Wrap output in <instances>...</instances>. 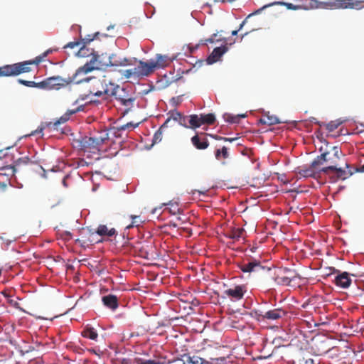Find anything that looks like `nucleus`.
<instances>
[{"label": "nucleus", "mask_w": 364, "mask_h": 364, "mask_svg": "<svg viewBox=\"0 0 364 364\" xmlns=\"http://www.w3.org/2000/svg\"><path fill=\"white\" fill-rule=\"evenodd\" d=\"M52 52L53 50L49 49L41 55L37 56L34 60H26L0 67V77L17 76L22 73H29L32 70L31 65H38L41 62L43 61L44 58H46L49 53Z\"/></svg>", "instance_id": "1"}, {"label": "nucleus", "mask_w": 364, "mask_h": 364, "mask_svg": "<svg viewBox=\"0 0 364 364\" xmlns=\"http://www.w3.org/2000/svg\"><path fill=\"white\" fill-rule=\"evenodd\" d=\"M306 9H360L363 1L358 0H326L320 1L318 0H306Z\"/></svg>", "instance_id": "2"}, {"label": "nucleus", "mask_w": 364, "mask_h": 364, "mask_svg": "<svg viewBox=\"0 0 364 364\" xmlns=\"http://www.w3.org/2000/svg\"><path fill=\"white\" fill-rule=\"evenodd\" d=\"M109 139V134L107 130H100L90 136H85L76 141L77 147L83 151L88 152H95L100 151L102 144Z\"/></svg>", "instance_id": "3"}, {"label": "nucleus", "mask_w": 364, "mask_h": 364, "mask_svg": "<svg viewBox=\"0 0 364 364\" xmlns=\"http://www.w3.org/2000/svg\"><path fill=\"white\" fill-rule=\"evenodd\" d=\"M319 151L321 154L314 160V166H321L324 162L336 166V162L340 159L342 154V151L338 146H328V143L326 144L325 147L321 146Z\"/></svg>", "instance_id": "4"}, {"label": "nucleus", "mask_w": 364, "mask_h": 364, "mask_svg": "<svg viewBox=\"0 0 364 364\" xmlns=\"http://www.w3.org/2000/svg\"><path fill=\"white\" fill-rule=\"evenodd\" d=\"M75 80V77L63 78L59 75L47 77L46 79L41 81L40 89L46 90H59L60 89L65 88Z\"/></svg>", "instance_id": "5"}, {"label": "nucleus", "mask_w": 364, "mask_h": 364, "mask_svg": "<svg viewBox=\"0 0 364 364\" xmlns=\"http://www.w3.org/2000/svg\"><path fill=\"white\" fill-rule=\"evenodd\" d=\"M97 85H100L102 90L92 89L90 90V93L97 97H101L105 95L106 97H112L113 95L116 94V92L121 90V87L114 83L109 78L104 76L102 79L97 80Z\"/></svg>", "instance_id": "6"}, {"label": "nucleus", "mask_w": 364, "mask_h": 364, "mask_svg": "<svg viewBox=\"0 0 364 364\" xmlns=\"http://www.w3.org/2000/svg\"><path fill=\"white\" fill-rule=\"evenodd\" d=\"M114 54H108L107 53H102L101 55H95L93 57V63L96 65V69L102 70L109 66L114 67Z\"/></svg>", "instance_id": "7"}, {"label": "nucleus", "mask_w": 364, "mask_h": 364, "mask_svg": "<svg viewBox=\"0 0 364 364\" xmlns=\"http://www.w3.org/2000/svg\"><path fill=\"white\" fill-rule=\"evenodd\" d=\"M155 68L156 65L154 64V60L149 62L140 60L138 65L135 67V76L137 77L148 76L154 73Z\"/></svg>", "instance_id": "8"}, {"label": "nucleus", "mask_w": 364, "mask_h": 364, "mask_svg": "<svg viewBox=\"0 0 364 364\" xmlns=\"http://www.w3.org/2000/svg\"><path fill=\"white\" fill-rule=\"evenodd\" d=\"M238 267L242 272L245 273L260 272L265 269V267L261 264L260 261L256 259H251L247 263L239 264Z\"/></svg>", "instance_id": "9"}, {"label": "nucleus", "mask_w": 364, "mask_h": 364, "mask_svg": "<svg viewBox=\"0 0 364 364\" xmlns=\"http://www.w3.org/2000/svg\"><path fill=\"white\" fill-rule=\"evenodd\" d=\"M247 291L245 285H235L224 291V294L232 300L238 301L243 298Z\"/></svg>", "instance_id": "10"}, {"label": "nucleus", "mask_w": 364, "mask_h": 364, "mask_svg": "<svg viewBox=\"0 0 364 364\" xmlns=\"http://www.w3.org/2000/svg\"><path fill=\"white\" fill-rule=\"evenodd\" d=\"M112 97H114L115 99L119 101L122 105L127 107V109L124 111V113L128 112L130 108L133 106L134 98L129 97L127 95H126V90L124 88L121 87V90H117L116 94L113 95Z\"/></svg>", "instance_id": "11"}, {"label": "nucleus", "mask_w": 364, "mask_h": 364, "mask_svg": "<svg viewBox=\"0 0 364 364\" xmlns=\"http://www.w3.org/2000/svg\"><path fill=\"white\" fill-rule=\"evenodd\" d=\"M318 165L314 166V161H312L310 166H302L299 168L298 173L300 176L308 178V177H312V178H316L317 176H318L321 173H323V171H321V168H318Z\"/></svg>", "instance_id": "12"}, {"label": "nucleus", "mask_w": 364, "mask_h": 364, "mask_svg": "<svg viewBox=\"0 0 364 364\" xmlns=\"http://www.w3.org/2000/svg\"><path fill=\"white\" fill-rule=\"evenodd\" d=\"M29 163H31L29 158L28 156H24L16 160L13 166L1 167L0 168V170L9 171V173H4L3 174L14 176L18 168H20L22 166L28 165Z\"/></svg>", "instance_id": "13"}, {"label": "nucleus", "mask_w": 364, "mask_h": 364, "mask_svg": "<svg viewBox=\"0 0 364 364\" xmlns=\"http://www.w3.org/2000/svg\"><path fill=\"white\" fill-rule=\"evenodd\" d=\"M191 141L197 149H205L209 146V141L205 133L196 134L191 138Z\"/></svg>", "instance_id": "14"}, {"label": "nucleus", "mask_w": 364, "mask_h": 364, "mask_svg": "<svg viewBox=\"0 0 364 364\" xmlns=\"http://www.w3.org/2000/svg\"><path fill=\"white\" fill-rule=\"evenodd\" d=\"M95 232H92L90 230H89L88 235L85 234L84 232L82 233L81 237L75 240V242L80 245V246L85 247H89L90 245H92L95 243H97L100 242H102V240H96L94 238Z\"/></svg>", "instance_id": "15"}, {"label": "nucleus", "mask_w": 364, "mask_h": 364, "mask_svg": "<svg viewBox=\"0 0 364 364\" xmlns=\"http://www.w3.org/2000/svg\"><path fill=\"white\" fill-rule=\"evenodd\" d=\"M228 48L226 46H223L221 47H217L214 48L207 58L208 63L213 64L218 62L222 55L228 51Z\"/></svg>", "instance_id": "16"}, {"label": "nucleus", "mask_w": 364, "mask_h": 364, "mask_svg": "<svg viewBox=\"0 0 364 364\" xmlns=\"http://www.w3.org/2000/svg\"><path fill=\"white\" fill-rule=\"evenodd\" d=\"M287 315V311L282 309H274L265 312L264 314H259L263 319L267 320H278Z\"/></svg>", "instance_id": "17"}, {"label": "nucleus", "mask_w": 364, "mask_h": 364, "mask_svg": "<svg viewBox=\"0 0 364 364\" xmlns=\"http://www.w3.org/2000/svg\"><path fill=\"white\" fill-rule=\"evenodd\" d=\"M291 275H277L274 281L278 284L289 286L295 279L300 278V275L296 272H291Z\"/></svg>", "instance_id": "18"}, {"label": "nucleus", "mask_w": 364, "mask_h": 364, "mask_svg": "<svg viewBox=\"0 0 364 364\" xmlns=\"http://www.w3.org/2000/svg\"><path fill=\"white\" fill-rule=\"evenodd\" d=\"M351 282L349 274L346 272H342L335 278V284L343 289L348 288L350 285Z\"/></svg>", "instance_id": "19"}, {"label": "nucleus", "mask_w": 364, "mask_h": 364, "mask_svg": "<svg viewBox=\"0 0 364 364\" xmlns=\"http://www.w3.org/2000/svg\"><path fill=\"white\" fill-rule=\"evenodd\" d=\"M102 301L106 307L112 310H115L119 306L118 298L113 294L102 296Z\"/></svg>", "instance_id": "20"}, {"label": "nucleus", "mask_w": 364, "mask_h": 364, "mask_svg": "<svg viewBox=\"0 0 364 364\" xmlns=\"http://www.w3.org/2000/svg\"><path fill=\"white\" fill-rule=\"evenodd\" d=\"M182 357L185 364H210L209 361L196 355H191L188 353L184 354Z\"/></svg>", "instance_id": "21"}, {"label": "nucleus", "mask_w": 364, "mask_h": 364, "mask_svg": "<svg viewBox=\"0 0 364 364\" xmlns=\"http://www.w3.org/2000/svg\"><path fill=\"white\" fill-rule=\"evenodd\" d=\"M329 171H335L338 178L344 180L348 178V173L341 168H337L336 165H329L327 167L321 168V171H323L324 173H328Z\"/></svg>", "instance_id": "22"}, {"label": "nucleus", "mask_w": 364, "mask_h": 364, "mask_svg": "<svg viewBox=\"0 0 364 364\" xmlns=\"http://www.w3.org/2000/svg\"><path fill=\"white\" fill-rule=\"evenodd\" d=\"M100 236L112 237L117 234L116 230L113 228H108L105 225H100L95 231Z\"/></svg>", "instance_id": "23"}, {"label": "nucleus", "mask_w": 364, "mask_h": 364, "mask_svg": "<svg viewBox=\"0 0 364 364\" xmlns=\"http://www.w3.org/2000/svg\"><path fill=\"white\" fill-rule=\"evenodd\" d=\"M230 156L228 152V148L226 146H223L221 149H217L215 151V157L218 161H221L222 164H226L225 159H228Z\"/></svg>", "instance_id": "24"}, {"label": "nucleus", "mask_w": 364, "mask_h": 364, "mask_svg": "<svg viewBox=\"0 0 364 364\" xmlns=\"http://www.w3.org/2000/svg\"><path fill=\"white\" fill-rule=\"evenodd\" d=\"M156 58V60L154 61V64L156 65V68H165L173 60V59L169 58L168 55L161 54H157Z\"/></svg>", "instance_id": "25"}, {"label": "nucleus", "mask_w": 364, "mask_h": 364, "mask_svg": "<svg viewBox=\"0 0 364 364\" xmlns=\"http://www.w3.org/2000/svg\"><path fill=\"white\" fill-rule=\"evenodd\" d=\"M259 122L263 124L271 126L279 124L281 123V121L277 116L271 115L268 112L262 116V117L259 119Z\"/></svg>", "instance_id": "26"}, {"label": "nucleus", "mask_w": 364, "mask_h": 364, "mask_svg": "<svg viewBox=\"0 0 364 364\" xmlns=\"http://www.w3.org/2000/svg\"><path fill=\"white\" fill-rule=\"evenodd\" d=\"M82 110V106L77 107L76 109H68L67 112L63 115L58 120L54 123V126H58L60 124L66 122L70 117L71 115L77 113V112Z\"/></svg>", "instance_id": "27"}, {"label": "nucleus", "mask_w": 364, "mask_h": 364, "mask_svg": "<svg viewBox=\"0 0 364 364\" xmlns=\"http://www.w3.org/2000/svg\"><path fill=\"white\" fill-rule=\"evenodd\" d=\"M92 64H95L92 60L90 61V63H85L83 66L79 68L77 70L76 73L73 75L72 77H75L76 78L77 75H78L80 73L87 74L92 71L93 70L96 69V65H93ZM75 81H77V80L75 79Z\"/></svg>", "instance_id": "28"}, {"label": "nucleus", "mask_w": 364, "mask_h": 364, "mask_svg": "<svg viewBox=\"0 0 364 364\" xmlns=\"http://www.w3.org/2000/svg\"><path fill=\"white\" fill-rule=\"evenodd\" d=\"M82 336L85 338L97 341L98 334L97 331L91 326H86L81 333Z\"/></svg>", "instance_id": "29"}, {"label": "nucleus", "mask_w": 364, "mask_h": 364, "mask_svg": "<svg viewBox=\"0 0 364 364\" xmlns=\"http://www.w3.org/2000/svg\"><path fill=\"white\" fill-rule=\"evenodd\" d=\"M200 125L203 124H213L215 121V117L213 114L209 113L206 114H200Z\"/></svg>", "instance_id": "30"}, {"label": "nucleus", "mask_w": 364, "mask_h": 364, "mask_svg": "<svg viewBox=\"0 0 364 364\" xmlns=\"http://www.w3.org/2000/svg\"><path fill=\"white\" fill-rule=\"evenodd\" d=\"M133 65V61L130 58H117L114 56V67L118 66H127Z\"/></svg>", "instance_id": "31"}, {"label": "nucleus", "mask_w": 364, "mask_h": 364, "mask_svg": "<svg viewBox=\"0 0 364 364\" xmlns=\"http://www.w3.org/2000/svg\"><path fill=\"white\" fill-rule=\"evenodd\" d=\"M170 117L165 121V122L161 126V129H164L168 127V123L172 119L174 121L178 122L179 119H181V113L177 111H171L169 112Z\"/></svg>", "instance_id": "32"}, {"label": "nucleus", "mask_w": 364, "mask_h": 364, "mask_svg": "<svg viewBox=\"0 0 364 364\" xmlns=\"http://www.w3.org/2000/svg\"><path fill=\"white\" fill-rule=\"evenodd\" d=\"M188 117H189L188 122L190 124V126H189L190 128L195 129L201 126L200 115L191 114Z\"/></svg>", "instance_id": "33"}, {"label": "nucleus", "mask_w": 364, "mask_h": 364, "mask_svg": "<svg viewBox=\"0 0 364 364\" xmlns=\"http://www.w3.org/2000/svg\"><path fill=\"white\" fill-rule=\"evenodd\" d=\"M304 4H303V5H302V6H299V5H294V4H291V3L275 2V3H273V4H269V5L264 6L262 7V9H264V8L268 7V6H271V5H273V4H279L285 5V6L287 7V9H288L297 10V9H299L301 8V7H303L304 9H306L304 7V6H305V4H307V3H308V1H306V0H304Z\"/></svg>", "instance_id": "34"}, {"label": "nucleus", "mask_w": 364, "mask_h": 364, "mask_svg": "<svg viewBox=\"0 0 364 364\" xmlns=\"http://www.w3.org/2000/svg\"><path fill=\"white\" fill-rule=\"evenodd\" d=\"M139 123L134 124L133 122H128L125 124L114 127L113 128V130H114V134H117V132L124 131L128 129H134V128L137 127L139 126Z\"/></svg>", "instance_id": "35"}, {"label": "nucleus", "mask_w": 364, "mask_h": 364, "mask_svg": "<svg viewBox=\"0 0 364 364\" xmlns=\"http://www.w3.org/2000/svg\"><path fill=\"white\" fill-rule=\"evenodd\" d=\"M244 232L242 228H234L230 232L228 237L232 240H238L242 236Z\"/></svg>", "instance_id": "36"}, {"label": "nucleus", "mask_w": 364, "mask_h": 364, "mask_svg": "<svg viewBox=\"0 0 364 364\" xmlns=\"http://www.w3.org/2000/svg\"><path fill=\"white\" fill-rule=\"evenodd\" d=\"M217 36V33H214L210 38L200 40L199 44L196 45L195 47H189L190 49V53H193L195 50H196L199 45H207L208 43H214L215 38Z\"/></svg>", "instance_id": "37"}, {"label": "nucleus", "mask_w": 364, "mask_h": 364, "mask_svg": "<svg viewBox=\"0 0 364 364\" xmlns=\"http://www.w3.org/2000/svg\"><path fill=\"white\" fill-rule=\"evenodd\" d=\"M245 117V114L234 116V115H232L230 114H225L224 118H225V121H227L230 123L237 124V123H239L240 118Z\"/></svg>", "instance_id": "38"}, {"label": "nucleus", "mask_w": 364, "mask_h": 364, "mask_svg": "<svg viewBox=\"0 0 364 364\" xmlns=\"http://www.w3.org/2000/svg\"><path fill=\"white\" fill-rule=\"evenodd\" d=\"M130 218L132 219V223L127 226V229L133 227H139L143 223L139 215H132Z\"/></svg>", "instance_id": "39"}, {"label": "nucleus", "mask_w": 364, "mask_h": 364, "mask_svg": "<svg viewBox=\"0 0 364 364\" xmlns=\"http://www.w3.org/2000/svg\"><path fill=\"white\" fill-rule=\"evenodd\" d=\"M18 82L19 84L25 85L26 87H37V88H40V85L41 84V82H36L34 81H28V80H25L23 79H18Z\"/></svg>", "instance_id": "40"}, {"label": "nucleus", "mask_w": 364, "mask_h": 364, "mask_svg": "<svg viewBox=\"0 0 364 364\" xmlns=\"http://www.w3.org/2000/svg\"><path fill=\"white\" fill-rule=\"evenodd\" d=\"M170 207L164 209V211H168L172 215H176L180 213V208L177 203H171L169 204Z\"/></svg>", "instance_id": "41"}, {"label": "nucleus", "mask_w": 364, "mask_h": 364, "mask_svg": "<svg viewBox=\"0 0 364 364\" xmlns=\"http://www.w3.org/2000/svg\"><path fill=\"white\" fill-rule=\"evenodd\" d=\"M341 124L340 122L331 121L326 125V127L328 132H331L336 129Z\"/></svg>", "instance_id": "42"}, {"label": "nucleus", "mask_w": 364, "mask_h": 364, "mask_svg": "<svg viewBox=\"0 0 364 364\" xmlns=\"http://www.w3.org/2000/svg\"><path fill=\"white\" fill-rule=\"evenodd\" d=\"M137 364H165L164 360H139Z\"/></svg>", "instance_id": "43"}, {"label": "nucleus", "mask_w": 364, "mask_h": 364, "mask_svg": "<svg viewBox=\"0 0 364 364\" xmlns=\"http://www.w3.org/2000/svg\"><path fill=\"white\" fill-rule=\"evenodd\" d=\"M164 129L159 128V129L154 134L153 142L157 143L161 141L162 139V130Z\"/></svg>", "instance_id": "44"}, {"label": "nucleus", "mask_w": 364, "mask_h": 364, "mask_svg": "<svg viewBox=\"0 0 364 364\" xmlns=\"http://www.w3.org/2000/svg\"><path fill=\"white\" fill-rule=\"evenodd\" d=\"M123 76L126 79H129L132 76H135V68L134 69H128L124 71Z\"/></svg>", "instance_id": "45"}, {"label": "nucleus", "mask_w": 364, "mask_h": 364, "mask_svg": "<svg viewBox=\"0 0 364 364\" xmlns=\"http://www.w3.org/2000/svg\"><path fill=\"white\" fill-rule=\"evenodd\" d=\"M90 80H95V86L96 87V88H94L95 90H102V87L100 85H99V86L97 85V80L95 77H92V78L86 77V78H84V79H82V80H77L76 83L78 84V83H81V82H88Z\"/></svg>", "instance_id": "46"}, {"label": "nucleus", "mask_w": 364, "mask_h": 364, "mask_svg": "<svg viewBox=\"0 0 364 364\" xmlns=\"http://www.w3.org/2000/svg\"><path fill=\"white\" fill-rule=\"evenodd\" d=\"M80 45V41H73V42H70L68 43H67L66 45H65L63 46V48L65 49H67V48H70V49H73L77 46H79Z\"/></svg>", "instance_id": "47"}, {"label": "nucleus", "mask_w": 364, "mask_h": 364, "mask_svg": "<svg viewBox=\"0 0 364 364\" xmlns=\"http://www.w3.org/2000/svg\"><path fill=\"white\" fill-rule=\"evenodd\" d=\"M99 35V33L97 32L95 33L93 36H91V35H88L86 38H85L82 41H83V43L84 44H86V43H90L92 41H93L97 36Z\"/></svg>", "instance_id": "48"}, {"label": "nucleus", "mask_w": 364, "mask_h": 364, "mask_svg": "<svg viewBox=\"0 0 364 364\" xmlns=\"http://www.w3.org/2000/svg\"><path fill=\"white\" fill-rule=\"evenodd\" d=\"M186 121H187V117L181 114V119H178V122L179 123L180 125L183 126L186 128H188L189 127L186 125Z\"/></svg>", "instance_id": "49"}, {"label": "nucleus", "mask_w": 364, "mask_h": 364, "mask_svg": "<svg viewBox=\"0 0 364 364\" xmlns=\"http://www.w3.org/2000/svg\"><path fill=\"white\" fill-rule=\"evenodd\" d=\"M78 55L81 57H84L86 55L85 45L80 48L78 51Z\"/></svg>", "instance_id": "50"}, {"label": "nucleus", "mask_w": 364, "mask_h": 364, "mask_svg": "<svg viewBox=\"0 0 364 364\" xmlns=\"http://www.w3.org/2000/svg\"><path fill=\"white\" fill-rule=\"evenodd\" d=\"M284 275H291V272H296V270L294 269H291L289 268H287V267H285L282 269Z\"/></svg>", "instance_id": "51"}, {"label": "nucleus", "mask_w": 364, "mask_h": 364, "mask_svg": "<svg viewBox=\"0 0 364 364\" xmlns=\"http://www.w3.org/2000/svg\"><path fill=\"white\" fill-rule=\"evenodd\" d=\"M171 364H185L183 359H177L171 363Z\"/></svg>", "instance_id": "52"}, {"label": "nucleus", "mask_w": 364, "mask_h": 364, "mask_svg": "<svg viewBox=\"0 0 364 364\" xmlns=\"http://www.w3.org/2000/svg\"><path fill=\"white\" fill-rule=\"evenodd\" d=\"M9 301V303L11 305H12V306H15V307H16V306H17L18 305V303L16 301H15V300H14V299H9V301Z\"/></svg>", "instance_id": "53"}, {"label": "nucleus", "mask_w": 364, "mask_h": 364, "mask_svg": "<svg viewBox=\"0 0 364 364\" xmlns=\"http://www.w3.org/2000/svg\"><path fill=\"white\" fill-rule=\"evenodd\" d=\"M235 139L234 138H227V137H223V141H230V142H232L235 140Z\"/></svg>", "instance_id": "54"}, {"label": "nucleus", "mask_w": 364, "mask_h": 364, "mask_svg": "<svg viewBox=\"0 0 364 364\" xmlns=\"http://www.w3.org/2000/svg\"><path fill=\"white\" fill-rule=\"evenodd\" d=\"M210 136H212L213 139H215L216 140H223V136H220L218 135H210Z\"/></svg>", "instance_id": "55"}, {"label": "nucleus", "mask_w": 364, "mask_h": 364, "mask_svg": "<svg viewBox=\"0 0 364 364\" xmlns=\"http://www.w3.org/2000/svg\"><path fill=\"white\" fill-rule=\"evenodd\" d=\"M306 364H315V363L312 358H309L306 360Z\"/></svg>", "instance_id": "56"}, {"label": "nucleus", "mask_w": 364, "mask_h": 364, "mask_svg": "<svg viewBox=\"0 0 364 364\" xmlns=\"http://www.w3.org/2000/svg\"><path fill=\"white\" fill-rule=\"evenodd\" d=\"M245 21H246V20L243 21L242 22V23L240 25V27H239V28L237 29V30H239V31H240V30H242V28L243 26H244V25H245Z\"/></svg>", "instance_id": "57"}, {"label": "nucleus", "mask_w": 364, "mask_h": 364, "mask_svg": "<svg viewBox=\"0 0 364 364\" xmlns=\"http://www.w3.org/2000/svg\"><path fill=\"white\" fill-rule=\"evenodd\" d=\"M239 32V30H235V31H232V36H236L237 34V33Z\"/></svg>", "instance_id": "58"}, {"label": "nucleus", "mask_w": 364, "mask_h": 364, "mask_svg": "<svg viewBox=\"0 0 364 364\" xmlns=\"http://www.w3.org/2000/svg\"><path fill=\"white\" fill-rule=\"evenodd\" d=\"M90 351L93 353H95V354L97 353L96 351L94 349H90Z\"/></svg>", "instance_id": "59"}, {"label": "nucleus", "mask_w": 364, "mask_h": 364, "mask_svg": "<svg viewBox=\"0 0 364 364\" xmlns=\"http://www.w3.org/2000/svg\"><path fill=\"white\" fill-rule=\"evenodd\" d=\"M247 33H248L247 32V33H245V34H243V35H242V38L245 36L247 35Z\"/></svg>", "instance_id": "60"}, {"label": "nucleus", "mask_w": 364, "mask_h": 364, "mask_svg": "<svg viewBox=\"0 0 364 364\" xmlns=\"http://www.w3.org/2000/svg\"><path fill=\"white\" fill-rule=\"evenodd\" d=\"M63 184H64L65 186L66 185V183H65V179L63 180Z\"/></svg>", "instance_id": "61"}, {"label": "nucleus", "mask_w": 364, "mask_h": 364, "mask_svg": "<svg viewBox=\"0 0 364 364\" xmlns=\"http://www.w3.org/2000/svg\"><path fill=\"white\" fill-rule=\"evenodd\" d=\"M362 171H364V165L362 166Z\"/></svg>", "instance_id": "62"}, {"label": "nucleus", "mask_w": 364, "mask_h": 364, "mask_svg": "<svg viewBox=\"0 0 364 364\" xmlns=\"http://www.w3.org/2000/svg\"><path fill=\"white\" fill-rule=\"evenodd\" d=\"M0 364H5V363H1V362H0Z\"/></svg>", "instance_id": "63"}]
</instances>
